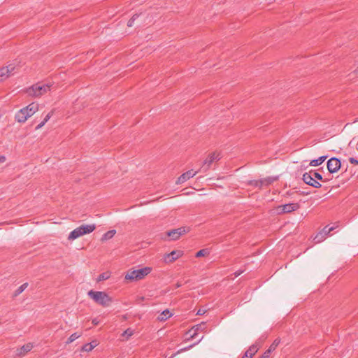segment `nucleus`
<instances>
[{"mask_svg":"<svg viewBox=\"0 0 358 358\" xmlns=\"http://www.w3.org/2000/svg\"><path fill=\"white\" fill-rule=\"evenodd\" d=\"M87 294L95 303L103 307L108 306L113 301V299L105 292L90 290Z\"/></svg>","mask_w":358,"mask_h":358,"instance_id":"nucleus-1","label":"nucleus"},{"mask_svg":"<svg viewBox=\"0 0 358 358\" xmlns=\"http://www.w3.org/2000/svg\"><path fill=\"white\" fill-rule=\"evenodd\" d=\"M151 271L152 268L148 266L140 269H129L126 273L124 278L130 281H138L143 279Z\"/></svg>","mask_w":358,"mask_h":358,"instance_id":"nucleus-2","label":"nucleus"},{"mask_svg":"<svg viewBox=\"0 0 358 358\" xmlns=\"http://www.w3.org/2000/svg\"><path fill=\"white\" fill-rule=\"evenodd\" d=\"M52 85L36 83L27 90V94L34 97H40L51 90Z\"/></svg>","mask_w":358,"mask_h":358,"instance_id":"nucleus-3","label":"nucleus"},{"mask_svg":"<svg viewBox=\"0 0 358 358\" xmlns=\"http://www.w3.org/2000/svg\"><path fill=\"white\" fill-rule=\"evenodd\" d=\"M220 157L219 153L213 152L206 157L204 160L201 169L200 171L206 172L210 167L211 164L215 162L220 160Z\"/></svg>","mask_w":358,"mask_h":358,"instance_id":"nucleus-4","label":"nucleus"},{"mask_svg":"<svg viewBox=\"0 0 358 358\" xmlns=\"http://www.w3.org/2000/svg\"><path fill=\"white\" fill-rule=\"evenodd\" d=\"M302 179L306 184L312 186L315 188H320L322 186L320 182L316 180L315 178L313 176L311 170L309 171L308 172H306L305 173H303Z\"/></svg>","mask_w":358,"mask_h":358,"instance_id":"nucleus-5","label":"nucleus"},{"mask_svg":"<svg viewBox=\"0 0 358 358\" xmlns=\"http://www.w3.org/2000/svg\"><path fill=\"white\" fill-rule=\"evenodd\" d=\"M327 169L330 173H336L341 167V162L336 157H331L327 161Z\"/></svg>","mask_w":358,"mask_h":358,"instance_id":"nucleus-6","label":"nucleus"},{"mask_svg":"<svg viewBox=\"0 0 358 358\" xmlns=\"http://www.w3.org/2000/svg\"><path fill=\"white\" fill-rule=\"evenodd\" d=\"M16 66L13 64H10L5 67L0 69V81L6 79L15 73Z\"/></svg>","mask_w":358,"mask_h":358,"instance_id":"nucleus-7","label":"nucleus"},{"mask_svg":"<svg viewBox=\"0 0 358 358\" xmlns=\"http://www.w3.org/2000/svg\"><path fill=\"white\" fill-rule=\"evenodd\" d=\"M299 208V205L298 203H290L284 204L282 206H279L278 207V210L279 213H287L295 211Z\"/></svg>","mask_w":358,"mask_h":358,"instance_id":"nucleus-8","label":"nucleus"},{"mask_svg":"<svg viewBox=\"0 0 358 358\" xmlns=\"http://www.w3.org/2000/svg\"><path fill=\"white\" fill-rule=\"evenodd\" d=\"M187 231L188 230H187L185 227H180L167 231L166 234L169 237H170L171 240L176 241Z\"/></svg>","mask_w":358,"mask_h":358,"instance_id":"nucleus-9","label":"nucleus"},{"mask_svg":"<svg viewBox=\"0 0 358 358\" xmlns=\"http://www.w3.org/2000/svg\"><path fill=\"white\" fill-rule=\"evenodd\" d=\"M183 252L181 250H173L164 256V261L166 263H171L182 256Z\"/></svg>","mask_w":358,"mask_h":358,"instance_id":"nucleus-10","label":"nucleus"},{"mask_svg":"<svg viewBox=\"0 0 358 358\" xmlns=\"http://www.w3.org/2000/svg\"><path fill=\"white\" fill-rule=\"evenodd\" d=\"M198 171H193V170L187 171L183 173L180 177L178 178L176 183L182 184L188 180L189 179L193 178Z\"/></svg>","mask_w":358,"mask_h":358,"instance_id":"nucleus-11","label":"nucleus"},{"mask_svg":"<svg viewBox=\"0 0 358 358\" xmlns=\"http://www.w3.org/2000/svg\"><path fill=\"white\" fill-rule=\"evenodd\" d=\"M30 117V115L24 109V108L20 109L15 114V119L19 123H24Z\"/></svg>","mask_w":358,"mask_h":358,"instance_id":"nucleus-12","label":"nucleus"},{"mask_svg":"<svg viewBox=\"0 0 358 358\" xmlns=\"http://www.w3.org/2000/svg\"><path fill=\"white\" fill-rule=\"evenodd\" d=\"M260 345L257 343L252 345L248 350H247L242 357V358H252V357L257 352Z\"/></svg>","mask_w":358,"mask_h":358,"instance_id":"nucleus-13","label":"nucleus"},{"mask_svg":"<svg viewBox=\"0 0 358 358\" xmlns=\"http://www.w3.org/2000/svg\"><path fill=\"white\" fill-rule=\"evenodd\" d=\"M206 329V327L205 322H201L200 324L195 325L194 327H192V329L189 331V333H192V331H194L192 334H191L190 338H195L199 331H205Z\"/></svg>","mask_w":358,"mask_h":358,"instance_id":"nucleus-14","label":"nucleus"},{"mask_svg":"<svg viewBox=\"0 0 358 358\" xmlns=\"http://www.w3.org/2000/svg\"><path fill=\"white\" fill-rule=\"evenodd\" d=\"M278 180V176H269L259 180L261 188L268 187Z\"/></svg>","mask_w":358,"mask_h":358,"instance_id":"nucleus-15","label":"nucleus"},{"mask_svg":"<svg viewBox=\"0 0 358 358\" xmlns=\"http://www.w3.org/2000/svg\"><path fill=\"white\" fill-rule=\"evenodd\" d=\"M280 341L279 339H275L272 343L271 345L269 346V348H268V350H266L264 354L262 355V356L261 357L262 358H268L271 352L274 351L276 348L278 346L279 343H280Z\"/></svg>","mask_w":358,"mask_h":358,"instance_id":"nucleus-16","label":"nucleus"},{"mask_svg":"<svg viewBox=\"0 0 358 358\" xmlns=\"http://www.w3.org/2000/svg\"><path fill=\"white\" fill-rule=\"evenodd\" d=\"M78 228L81 230L83 235H85V234H90V233L92 232L93 231H94L96 229V225L94 224H83V225L78 227Z\"/></svg>","mask_w":358,"mask_h":358,"instance_id":"nucleus-17","label":"nucleus"},{"mask_svg":"<svg viewBox=\"0 0 358 358\" xmlns=\"http://www.w3.org/2000/svg\"><path fill=\"white\" fill-rule=\"evenodd\" d=\"M81 236H83L82 231L78 227H77L69 234L68 239L69 241H73L80 237Z\"/></svg>","mask_w":358,"mask_h":358,"instance_id":"nucleus-18","label":"nucleus"},{"mask_svg":"<svg viewBox=\"0 0 358 358\" xmlns=\"http://www.w3.org/2000/svg\"><path fill=\"white\" fill-rule=\"evenodd\" d=\"M24 109L27 111L31 117L38 110V105L34 103H31L27 106L24 107Z\"/></svg>","mask_w":358,"mask_h":358,"instance_id":"nucleus-19","label":"nucleus"},{"mask_svg":"<svg viewBox=\"0 0 358 358\" xmlns=\"http://www.w3.org/2000/svg\"><path fill=\"white\" fill-rule=\"evenodd\" d=\"M172 316V313L169 311V309H166L161 313V314L157 317V320L160 322H164L168 318Z\"/></svg>","mask_w":358,"mask_h":358,"instance_id":"nucleus-20","label":"nucleus"},{"mask_svg":"<svg viewBox=\"0 0 358 358\" xmlns=\"http://www.w3.org/2000/svg\"><path fill=\"white\" fill-rule=\"evenodd\" d=\"M32 348H33V345L31 343H27L26 345H24L20 349L18 350V351H19L18 355H24L26 352L31 351Z\"/></svg>","mask_w":358,"mask_h":358,"instance_id":"nucleus-21","label":"nucleus"},{"mask_svg":"<svg viewBox=\"0 0 358 358\" xmlns=\"http://www.w3.org/2000/svg\"><path fill=\"white\" fill-rule=\"evenodd\" d=\"M116 234V231L115 229H113V230H110L107 232H106L103 236H102V238H101V241H107V240H109L110 238H112L114 235Z\"/></svg>","mask_w":358,"mask_h":358,"instance_id":"nucleus-22","label":"nucleus"},{"mask_svg":"<svg viewBox=\"0 0 358 358\" xmlns=\"http://www.w3.org/2000/svg\"><path fill=\"white\" fill-rule=\"evenodd\" d=\"M327 236L323 234L322 231H319L315 236L314 237V241L316 243H321L324 239H326Z\"/></svg>","mask_w":358,"mask_h":358,"instance_id":"nucleus-23","label":"nucleus"},{"mask_svg":"<svg viewBox=\"0 0 358 358\" xmlns=\"http://www.w3.org/2000/svg\"><path fill=\"white\" fill-rule=\"evenodd\" d=\"M311 171L313 173V176L315 178L316 180H317L324 182L327 181V180L324 179L320 173H317L316 171L311 170Z\"/></svg>","mask_w":358,"mask_h":358,"instance_id":"nucleus-24","label":"nucleus"},{"mask_svg":"<svg viewBox=\"0 0 358 358\" xmlns=\"http://www.w3.org/2000/svg\"><path fill=\"white\" fill-rule=\"evenodd\" d=\"M81 335L80 334H78V333H73L68 338V340L66 341V344H69L72 342H73L74 341H76L77 338H78Z\"/></svg>","mask_w":358,"mask_h":358,"instance_id":"nucleus-25","label":"nucleus"},{"mask_svg":"<svg viewBox=\"0 0 358 358\" xmlns=\"http://www.w3.org/2000/svg\"><path fill=\"white\" fill-rule=\"evenodd\" d=\"M28 286V283L25 282L20 285L15 292V296H17L21 294Z\"/></svg>","mask_w":358,"mask_h":358,"instance_id":"nucleus-26","label":"nucleus"},{"mask_svg":"<svg viewBox=\"0 0 358 358\" xmlns=\"http://www.w3.org/2000/svg\"><path fill=\"white\" fill-rule=\"evenodd\" d=\"M208 254H209V252H208V249H201L196 253L195 257H204Z\"/></svg>","mask_w":358,"mask_h":358,"instance_id":"nucleus-27","label":"nucleus"},{"mask_svg":"<svg viewBox=\"0 0 358 358\" xmlns=\"http://www.w3.org/2000/svg\"><path fill=\"white\" fill-rule=\"evenodd\" d=\"M109 278H110V273L108 272H105V273L100 274L98 276L97 281L98 282L103 281V280L108 279Z\"/></svg>","mask_w":358,"mask_h":358,"instance_id":"nucleus-28","label":"nucleus"},{"mask_svg":"<svg viewBox=\"0 0 358 358\" xmlns=\"http://www.w3.org/2000/svg\"><path fill=\"white\" fill-rule=\"evenodd\" d=\"M247 184L248 185H250V186H252V187H258L259 189H261V186H260V183H259V180H249Z\"/></svg>","mask_w":358,"mask_h":358,"instance_id":"nucleus-29","label":"nucleus"},{"mask_svg":"<svg viewBox=\"0 0 358 358\" xmlns=\"http://www.w3.org/2000/svg\"><path fill=\"white\" fill-rule=\"evenodd\" d=\"M334 229V227H329L328 225L325 226L321 231L325 234L327 236L329 234V233Z\"/></svg>","mask_w":358,"mask_h":358,"instance_id":"nucleus-30","label":"nucleus"},{"mask_svg":"<svg viewBox=\"0 0 358 358\" xmlns=\"http://www.w3.org/2000/svg\"><path fill=\"white\" fill-rule=\"evenodd\" d=\"M139 17L138 14H134L130 20L127 22L128 27H132L134 25V21Z\"/></svg>","mask_w":358,"mask_h":358,"instance_id":"nucleus-31","label":"nucleus"},{"mask_svg":"<svg viewBox=\"0 0 358 358\" xmlns=\"http://www.w3.org/2000/svg\"><path fill=\"white\" fill-rule=\"evenodd\" d=\"M93 350V346L90 343L85 344L82 347V350L85 352H91Z\"/></svg>","mask_w":358,"mask_h":358,"instance_id":"nucleus-32","label":"nucleus"},{"mask_svg":"<svg viewBox=\"0 0 358 358\" xmlns=\"http://www.w3.org/2000/svg\"><path fill=\"white\" fill-rule=\"evenodd\" d=\"M134 334V331L131 329L129 328L126 329L122 334V336H127V338L131 336Z\"/></svg>","mask_w":358,"mask_h":358,"instance_id":"nucleus-33","label":"nucleus"},{"mask_svg":"<svg viewBox=\"0 0 358 358\" xmlns=\"http://www.w3.org/2000/svg\"><path fill=\"white\" fill-rule=\"evenodd\" d=\"M322 164L321 162L320 161L319 157L316 159H313L310 162V165L312 166H317L319 165Z\"/></svg>","mask_w":358,"mask_h":358,"instance_id":"nucleus-34","label":"nucleus"},{"mask_svg":"<svg viewBox=\"0 0 358 358\" xmlns=\"http://www.w3.org/2000/svg\"><path fill=\"white\" fill-rule=\"evenodd\" d=\"M53 114V111H50V113H48L46 116L45 117L43 121L45 122V123H46L50 119V117H52Z\"/></svg>","mask_w":358,"mask_h":358,"instance_id":"nucleus-35","label":"nucleus"},{"mask_svg":"<svg viewBox=\"0 0 358 358\" xmlns=\"http://www.w3.org/2000/svg\"><path fill=\"white\" fill-rule=\"evenodd\" d=\"M349 161L352 164L358 165V160L354 157H350Z\"/></svg>","mask_w":358,"mask_h":358,"instance_id":"nucleus-36","label":"nucleus"},{"mask_svg":"<svg viewBox=\"0 0 358 358\" xmlns=\"http://www.w3.org/2000/svg\"><path fill=\"white\" fill-rule=\"evenodd\" d=\"M206 310L204 309H199L196 313V315H203L206 313Z\"/></svg>","mask_w":358,"mask_h":358,"instance_id":"nucleus-37","label":"nucleus"},{"mask_svg":"<svg viewBox=\"0 0 358 358\" xmlns=\"http://www.w3.org/2000/svg\"><path fill=\"white\" fill-rule=\"evenodd\" d=\"M45 122L43 120L40 124H38L36 127V130H38V129H40L41 128H42L44 125H45Z\"/></svg>","mask_w":358,"mask_h":358,"instance_id":"nucleus-38","label":"nucleus"},{"mask_svg":"<svg viewBox=\"0 0 358 358\" xmlns=\"http://www.w3.org/2000/svg\"><path fill=\"white\" fill-rule=\"evenodd\" d=\"M90 344H91L92 346H93V349L96 347L99 344L98 341L94 340V341H92V342L90 343Z\"/></svg>","mask_w":358,"mask_h":358,"instance_id":"nucleus-39","label":"nucleus"},{"mask_svg":"<svg viewBox=\"0 0 358 358\" xmlns=\"http://www.w3.org/2000/svg\"><path fill=\"white\" fill-rule=\"evenodd\" d=\"M243 271L242 270H238L234 273L235 277L239 276L241 273H243Z\"/></svg>","mask_w":358,"mask_h":358,"instance_id":"nucleus-40","label":"nucleus"},{"mask_svg":"<svg viewBox=\"0 0 358 358\" xmlns=\"http://www.w3.org/2000/svg\"><path fill=\"white\" fill-rule=\"evenodd\" d=\"M327 158V156H326V155L321 156L319 157L320 161L321 162L322 164L326 160Z\"/></svg>","mask_w":358,"mask_h":358,"instance_id":"nucleus-41","label":"nucleus"},{"mask_svg":"<svg viewBox=\"0 0 358 358\" xmlns=\"http://www.w3.org/2000/svg\"><path fill=\"white\" fill-rule=\"evenodd\" d=\"M99 323V320L97 318H94L92 320V324L94 325H97Z\"/></svg>","mask_w":358,"mask_h":358,"instance_id":"nucleus-42","label":"nucleus"},{"mask_svg":"<svg viewBox=\"0 0 358 358\" xmlns=\"http://www.w3.org/2000/svg\"><path fill=\"white\" fill-rule=\"evenodd\" d=\"M196 344V343H194V344H193V345H189V346H187V347H186V348H183V349H182V350H181V351H185V350H189V349H190L191 348H192L194 345H195Z\"/></svg>","mask_w":358,"mask_h":358,"instance_id":"nucleus-43","label":"nucleus"},{"mask_svg":"<svg viewBox=\"0 0 358 358\" xmlns=\"http://www.w3.org/2000/svg\"><path fill=\"white\" fill-rule=\"evenodd\" d=\"M6 161V157L3 155L0 156V164Z\"/></svg>","mask_w":358,"mask_h":358,"instance_id":"nucleus-44","label":"nucleus"},{"mask_svg":"<svg viewBox=\"0 0 358 358\" xmlns=\"http://www.w3.org/2000/svg\"><path fill=\"white\" fill-rule=\"evenodd\" d=\"M180 286H181V285H180V284H179V283H178V284L176 285V287H180Z\"/></svg>","mask_w":358,"mask_h":358,"instance_id":"nucleus-45","label":"nucleus"},{"mask_svg":"<svg viewBox=\"0 0 358 358\" xmlns=\"http://www.w3.org/2000/svg\"><path fill=\"white\" fill-rule=\"evenodd\" d=\"M203 338V337L201 338V339H199V341L196 343H198L199 341H201V340Z\"/></svg>","mask_w":358,"mask_h":358,"instance_id":"nucleus-46","label":"nucleus"},{"mask_svg":"<svg viewBox=\"0 0 358 358\" xmlns=\"http://www.w3.org/2000/svg\"><path fill=\"white\" fill-rule=\"evenodd\" d=\"M260 358H262V357H260Z\"/></svg>","mask_w":358,"mask_h":358,"instance_id":"nucleus-47","label":"nucleus"}]
</instances>
